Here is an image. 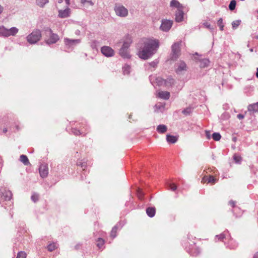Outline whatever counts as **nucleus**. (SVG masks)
Segmentation results:
<instances>
[{"instance_id":"21","label":"nucleus","mask_w":258,"mask_h":258,"mask_svg":"<svg viewBox=\"0 0 258 258\" xmlns=\"http://www.w3.org/2000/svg\"><path fill=\"white\" fill-rule=\"evenodd\" d=\"M0 36L8 37V28L4 26H0Z\"/></svg>"},{"instance_id":"17","label":"nucleus","mask_w":258,"mask_h":258,"mask_svg":"<svg viewBox=\"0 0 258 258\" xmlns=\"http://www.w3.org/2000/svg\"><path fill=\"white\" fill-rule=\"evenodd\" d=\"M18 32L19 29L15 27L8 29V37L11 36H15Z\"/></svg>"},{"instance_id":"36","label":"nucleus","mask_w":258,"mask_h":258,"mask_svg":"<svg viewBox=\"0 0 258 258\" xmlns=\"http://www.w3.org/2000/svg\"><path fill=\"white\" fill-rule=\"evenodd\" d=\"M137 194L139 199L142 200L143 198L144 194L142 189L138 188L137 191Z\"/></svg>"},{"instance_id":"7","label":"nucleus","mask_w":258,"mask_h":258,"mask_svg":"<svg viewBox=\"0 0 258 258\" xmlns=\"http://www.w3.org/2000/svg\"><path fill=\"white\" fill-rule=\"evenodd\" d=\"M172 21L163 20L162 21L160 29L163 31H168L172 27Z\"/></svg>"},{"instance_id":"2","label":"nucleus","mask_w":258,"mask_h":258,"mask_svg":"<svg viewBox=\"0 0 258 258\" xmlns=\"http://www.w3.org/2000/svg\"><path fill=\"white\" fill-rule=\"evenodd\" d=\"M41 33L40 30H35L27 37L28 42L30 44H34L40 40Z\"/></svg>"},{"instance_id":"25","label":"nucleus","mask_w":258,"mask_h":258,"mask_svg":"<svg viewBox=\"0 0 258 258\" xmlns=\"http://www.w3.org/2000/svg\"><path fill=\"white\" fill-rule=\"evenodd\" d=\"M166 140L168 143L174 144L177 141V138L175 136L167 135L166 136Z\"/></svg>"},{"instance_id":"35","label":"nucleus","mask_w":258,"mask_h":258,"mask_svg":"<svg viewBox=\"0 0 258 258\" xmlns=\"http://www.w3.org/2000/svg\"><path fill=\"white\" fill-rule=\"evenodd\" d=\"M104 244V240L102 238H98L97 241V246L99 248H101Z\"/></svg>"},{"instance_id":"30","label":"nucleus","mask_w":258,"mask_h":258,"mask_svg":"<svg viewBox=\"0 0 258 258\" xmlns=\"http://www.w3.org/2000/svg\"><path fill=\"white\" fill-rule=\"evenodd\" d=\"M48 2V0H36L37 5L40 7H43Z\"/></svg>"},{"instance_id":"29","label":"nucleus","mask_w":258,"mask_h":258,"mask_svg":"<svg viewBox=\"0 0 258 258\" xmlns=\"http://www.w3.org/2000/svg\"><path fill=\"white\" fill-rule=\"evenodd\" d=\"M57 248V244L56 243H52L47 246V249L50 251H52Z\"/></svg>"},{"instance_id":"54","label":"nucleus","mask_w":258,"mask_h":258,"mask_svg":"<svg viewBox=\"0 0 258 258\" xmlns=\"http://www.w3.org/2000/svg\"><path fill=\"white\" fill-rule=\"evenodd\" d=\"M182 112L184 113V114H186V110H184L182 111Z\"/></svg>"},{"instance_id":"45","label":"nucleus","mask_w":258,"mask_h":258,"mask_svg":"<svg viewBox=\"0 0 258 258\" xmlns=\"http://www.w3.org/2000/svg\"><path fill=\"white\" fill-rule=\"evenodd\" d=\"M229 204L232 207H234L235 206V202L233 201H230L229 202Z\"/></svg>"},{"instance_id":"4","label":"nucleus","mask_w":258,"mask_h":258,"mask_svg":"<svg viewBox=\"0 0 258 258\" xmlns=\"http://www.w3.org/2000/svg\"><path fill=\"white\" fill-rule=\"evenodd\" d=\"M114 11L116 14L121 17H125L128 15V10L122 5H115Z\"/></svg>"},{"instance_id":"43","label":"nucleus","mask_w":258,"mask_h":258,"mask_svg":"<svg viewBox=\"0 0 258 258\" xmlns=\"http://www.w3.org/2000/svg\"><path fill=\"white\" fill-rule=\"evenodd\" d=\"M205 133H206V138L208 139H210V138H211V133H210V132L209 131H206L205 132Z\"/></svg>"},{"instance_id":"55","label":"nucleus","mask_w":258,"mask_h":258,"mask_svg":"<svg viewBox=\"0 0 258 258\" xmlns=\"http://www.w3.org/2000/svg\"><path fill=\"white\" fill-rule=\"evenodd\" d=\"M127 68L129 70L130 69V67L127 66Z\"/></svg>"},{"instance_id":"1","label":"nucleus","mask_w":258,"mask_h":258,"mask_svg":"<svg viewBox=\"0 0 258 258\" xmlns=\"http://www.w3.org/2000/svg\"><path fill=\"white\" fill-rule=\"evenodd\" d=\"M159 46L157 39H146L144 41V46L141 47L138 55L143 59H147L155 53Z\"/></svg>"},{"instance_id":"50","label":"nucleus","mask_w":258,"mask_h":258,"mask_svg":"<svg viewBox=\"0 0 258 258\" xmlns=\"http://www.w3.org/2000/svg\"><path fill=\"white\" fill-rule=\"evenodd\" d=\"M255 76H256V78H258V68L256 69V73Z\"/></svg>"},{"instance_id":"12","label":"nucleus","mask_w":258,"mask_h":258,"mask_svg":"<svg viewBox=\"0 0 258 258\" xmlns=\"http://www.w3.org/2000/svg\"><path fill=\"white\" fill-rule=\"evenodd\" d=\"M70 12L69 8H67L64 10H59L58 12V17L61 18H67L70 16Z\"/></svg>"},{"instance_id":"53","label":"nucleus","mask_w":258,"mask_h":258,"mask_svg":"<svg viewBox=\"0 0 258 258\" xmlns=\"http://www.w3.org/2000/svg\"><path fill=\"white\" fill-rule=\"evenodd\" d=\"M224 235H221L219 236V238L223 239V238H224Z\"/></svg>"},{"instance_id":"52","label":"nucleus","mask_w":258,"mask_h":258,"mask_svg":"<svg viewBox=\"0 0 258 258\" xmlns=\"http://www.w3.org/2000/svg\"><path fill=\"white\" fill-rule=\"evenodd\" d=\"M65 1L68 5H70V0H65Z\"/></svg>"},{"instance_id":"23","label":"nucleus","mask_w":258,"mask_h":258,"mask_svg":"<svg viewBox=\"0 0 258 258\" xmlns=\"http://www.w3.org/2000/svg\"><path fill=\"white\" fill-rule=\"evenodd\" d=\"M167 130V126L164 124H160L157 127V131L161 134L165 133Z\"/></svg>"},{"instance_id":"15","label":"nucleus","mask_w":258,"mask_h":258,"mask_svg":"<svg viewBox=\"0 0 258 258\" xmlns=\"http://www.w3.org/2000/svg\"><path fill=\"white\" fill-rule=\"evenodd\" d=\"M119 54L123 58H128L130 57L128 48L121 47L119 50Z\"/></svg>"},{"instance_id":"20","label":"nucleus","mask_w":258,"mask_h":258,"mask_svg":"<svg viewBox=\"0 0 258 258\" xmlns=\"http://www.w3.org/2000/svg\"><path fill=\"white\" fill-rule=\"evenodd\" d=\"M248 110L253 112H258V102L249 105L248 106Z\"/></svg>"},{"instance_id":"13","label":"nucleus","mask_w":258,"mask_h":258,"mask_svg":"<svg viewBox=\"0 0 258 258\" xmlns=\"http://www.w3.org/2000/svg\"><path fill=\"white\" fill-rule=\"evenodd\" d=\"M66 45L72 46L76 44L79 43L81 41L80 39H70L69 38H65L64 40Z\"/></svg>"},{"instance_id":"44","label":"nucleus","mask_w":258,"mask_h":258,"mask_svg":"<svg viewBox=\"0 0 258 258\" xmlns=\"http://www.w3.org/2000/svg\"><path fill=\"white\" fill-rule=\"evenodd\" d=\"M158 80L159 82L161 83L160 84V85H162L163 83L166 85V81L164 80H163L162 79H158Z\"/></svg>"},{"instance_id":"10","label":"nucleus","mask_w":258,"mask_h":258,"mask_svg":"<svg viewBox=\"0 0 258 258\" xmlns=\"http://www.w3.org/2000/svg\"><path fill=\"white\" fill-rule=\"evenodd\" d=\"M72 132L75 136L82 135L84 136L87 134L88 130L85 126L81 127L79 130H78L76 128H72Z\"/></svg>"},{"instance_id":"46","label":"nucleus","mask_w":258,"mask_h":258,"mask_svg":"<svg viewBox=\"0 0 258 258\" xmlns=\"http://www.w3.org/2000/svg\"><path fill=\"white\" fill-rule=\"evenodd\" d=\"M237 118L239 119H242L244 118V116L243 114H239L237 115Z\"/></svg>"},{"instance_id":"14","label":"nucleus","mask_w":258,"mask_h":258,"mask_svg":"<svg viewBox=\"0 0 258 258\" xmlns=\"http://www.w3.org/2000/svg\"><path fill=\"white\" fill-rule=\"evenodd\" d=\"M187 69L186 64L183 61H180L176 69V72L178 73H181L182 71H186Z\"/></svg>"},{"instance_id":"18","label":"nucleus","mask_w":258,"mask_h":258,"mask_svg":"<svg viewBox=\"0 0 258 258\" xmlns=\"http://www.w3.org/2000/svg\"><path fill=\"white\" fill-rule=\"evenodd\" d=\"M195 243H194V245H191V247L189 249V252L193 255H197L200 253V250L199 248L195 247Z\"/></svg>"},{"instance_id":"39","label":"nucleus","mask_w":258,"mask_h":258,"mask_svg":"<svg viewBox=\"0 0 258 258\" xmlns=\"http://www.w3.org/2000/svg\"><path fill=\"white\" fill-rule=\"evenodd\" d=\"M233 159L236 163H240L241 161V157L239 156L234 155Z\"/></svg>"},{"instance_id":"37","label":"nucleus","mask_w":258,"mask_h":258,"mask_svg":"<svg viewBox=\"0 0 258 258\" xmlns=\"http://www.w3.org/2000/svg\"><path fill=\"white\" fill-rule=\"evenodd\" d=\"M27 254L24 251H20L17 253L16 258H26Z\"/></svg>"},{"instance_id":"51","label":"nucleus","mask_w":258,"mask_h":258,"mask_svg":"<svg viewBox=\"0 0 258 258\" xmlns=\"http://www.w3.org/2000/svg\"><path fill=\"white\" fill-rule=\"evenodd\" d=\"M3 131L4 133H6L7 132V129L6 128H5L3 129Z\"/></svg>"},{"instance_id":"32","label":"nucleus","mask_w":258,"mask_h":258,"mask_svg":"<svg viewBox=\"0 0 258 258\" xmlns=\"http://www.w3.org/2000/svg\"><path fill=\"white\" fill-rule=\"evenodd\" d=\"M117 231V227L116 226H114L112 228L111 232H110V236L114 238L116 236Z\"/></svg>"},{"instance_id":"33","label":"nucleus","mask_w":258,"mask_h":258,"mask_svg":"<svg viewBox=\"0 0 258 258\" xmlns=\"http://www.w3.org/2000/svg\"><path fill=\"white\" fill-rule=\"evenodd\" d=\"M212 138L214 140L218 141L220 140L221 136L219 133H214L212 135Z\"/></svg>"},{"instance_id":"27","label":"nucleus","mask_w":258,"mask_h":258,"mask_svg":"<svg viewBox=\"0 0 258 258\" xmlns=\"http://www.w3.org/2000/svg\"><path fill=\"white\" fill-rule=\"evenodd\" d=\"M3 196L5 200L9 201L12 198V194L10 191H7L3 194Z\"/></svg>"},{"instance_id":"42","label":"nucleus","mask_w":258,"mask_h":258,"mask_svg":"<svg viewBox=\"0 0 258 258\" xmlns=\"http://www.w3.org/2000/svg\"><path fill=\"white\" fill-rule=\"evenodd\" d=\"M81 2L83 4L88 3L90 5H93V3L91 2V0H81Z\"/></svg>"},{"instance_id":"28","label":"nucleus","mask_w":258,"mask_h":258,"mask_svg":"<svg viewBox=\"0 0 258 258\" xmlns=\"http://www.w3.org/2000/svg\"><path fill=\"white\" fill-rule=\"evenodd\" d=\"M209 60L207 59H203L200 61V66L201 68H205L209 64Z\"/></svg>"},{"instance_id":"38","label":"nucleus","mask_w":258,"mask_h":258,"mask_svg":"<svg viewBox=\"0 0 258 258\" xmlns=\"http://www.w3.org/2000/svg\"><path fill=\"white\" fill-rule=\"evenodd\" d=\"M241 21L240 20H236L233 21L232 23L233 29H235L238 27V26L240 24Z\"/></svg>"},{"instance_id":"48","label":"nucleus","mask_w":258,"mask_h":258,"mask_svg":"<svg viewBox=\"0 0 258 258\" xmlns=\"http://www.w3.org/2000/svg\"><path fill=\"white\" fill-rule=\"evenodd\" d=\"M3 10H4L3 7L1 5H0V14L2 13V12L3 11Z\"/></svg>"},{"instance_id":"47","label":"nucleus","mask_w":258,"mask_h":258,"mask_svg":"<svg viewBox=\"0 0 258 258\" xmlns=\"http://www.w3.org/2000/svg\"><path fill=\"white\" fill-rule=\"evenodd\" d=\"M204 25H205L206 27H207V28H210V24H208V23H205Z\"/></svg>"},{"instance_id":"19","label":"nucleus","mask_w":258,"mask_h":258,"mask_svg":"<svg viewBox=\"0 0 258 258\" xmlns=\"http://www.w3.org/2000/svg\"><path fill=\"white\" fill-rule=\"evenodd\" d=\"M158 97L163 99H168L170 97V93L167 91H160L158 94Z\"/></svg>"},{"instance_id":"6","label":"nucleus","mask_w":258,"mask_h":258,"mask_svg":"<svg viewBox=\"0 0 258 258\" xmlns=\"http://www.w3.org/2000/svg\"><path fill=\"white\" fill-rule=\"evenodd\" d=\"M218 181V179L212 175H205L201 180L202 183H210L214 185Z\"/></svg>"},{"instance_id":"8","label":"nucleus","mask_w":258,"mask_h":258,"mask_svg":"<svg viewBox=\"0 0 258 258\" xmlns=\"http://www.w3.org/2000/svg\"><path fill=\"white\" fill-rule=\"evenodd\" d=\"M40 175L42 178H45L48 174V167L47 164H41L39 169Z\"/></svg>"},{"instance_id":"40","label":"nucleus","mask_w":258,"mask_h":258,"mask_svg":"<svg viewBox=\"0 0 258 258\" xmlns=\"http://www.w3.org/2000/svg\"><path fill=\"white\" fill-rule=\"evenodd\" d=\"M31 199L34 202H37L39 199L38 195L34 194L31 196Z\"/></svg>"},{"instance_id":"16","label":"nucleus","mask_w":258,"mask_h":258,"mask_svg":"<svg viewBox=\"0 0 258 258\" xmlns=\"http://www.w3.org/2000/svg\"><path fill=\"white\" fill-rule=\"evenodd\" d=\"M183 19V9L177 11L176 13L175 20L177 22H180Z\"/></svg>"},{"instance_id":"26","label":"nucleus","mask_w":258,"mask_h":258,"mask_svg":"<svg viewBox=\"0 0 258 258\" xmlns=\"http://www.w3.org/2000/svg\"><path fill=\"white\" fill-rule=\"evenodd\" d=\"M20 160L25 165H28L30 164V162L28 157L24 155H22L20 156Z\"/></svg>"},{"instance_id":"11","label":"nucleus","mask_w":258,"mask_h":258,"mask_svg":"<svg viewBox=\"0 0 258 258\" xmlns=\"http://www.w3.org/2000/svg\"><path fill=\"white\" fill-rule=\"evenodd\" d=\"M170 6L172 8H175L177 11L183 9V6L177 0H172L170 3Z\"/></svg>"},{"instance_id":"41","label":"nucleus","mask_w":258,"mask_h":258,"mask_svg":"<svg viewBox=\"0 0 258 258\" xmlns=\"http://www.w3.org/2000/svg\"><path fill=\"white\" fill-rule=\"evenodd\" d=\"M169 186H170V189L173 191H174L177 189V186L174 183H170Z\"/></svg>"},{"instance_id":"49","label":"nucleus","mask_w":258,"mask_h":258,"mask_svg":"<svg viewBox=\"0 0 258 258\" xmlns=\"http://www.w3.org/2000/svg\"><path fill=\"white\" fill-rule=\"evenodd\" d=\"M253 258H258V252L254 254Z\"/></svg>"},{"instance_id":"22","label":"nucleus","mask_w":258,"mask_h":258,"mask_svg":"<svg viewBox=\"0 0 258 258\" xmlns=\"http://www.w3.org/2000/svg\"><path fill=\"white\" fill-rule=\"evenodd\" d=\"M132 39L129 36H127L125 41L123 42V44L122 45V47L125 48H128L131 44L132 43Z\"/></svg>"},{"instance_id":"31","label":"nucleus","mask_w":258,"mask_h":258,"mask_svg":"<svg viewBox=\"0 0 258 258\" xmlns=\"http://www.w3.org/2000/svg\"><path fill=\"white\" fill-rule=\"evenodd\" d=\"M236 5V2L235 0H232L229 5V9L231 11H233L235 9Z\"/></svg>"},{"instance_id":"9","label":"nucleus","mask_w":258,"mask_h":258,"mask_svg":"<svg viewBox=\"0 0 258 258\" xmlns=\"http://www.w3.org/2000/svg\"><path fill=\"white\" fill-rule=\"evenodd\" d=\"M101 51L103 55L107 57L112 56L114 54V50L111 47L107 46L102 47Z\"/></svg>"},{"instance_id":"34","label":"nucleus","mask_w":258,"mask_h":258,"mask_svg":"<svg viewBox=\"0 0 258 258\" xmlns=\"http://www.w3.org/2000/svg\"><path fill=\"white\" fill-rule=\"evenodd\" d=\"M217 25L219 27L221 31L223 30L224 25L223 24L222 18H220L217 22Z\"/></svg>"},{"instance_id":"3","label":"nucleus","mask_w":258,"mask_h":258,"mask_svg":"<svg viewBox=\"0 0 258 258\" xmlns=\"http://www.w3.org/2000/svg\"><path fill=\"white\" fill-rule=\"evenodd\" d=\"M46 35L48 36V38L45 39V42L48 44L55 43L58 40V36L52 33L50 29H47L45 31Z\"/></svg>"},{"instance_id":"5","label":"nucleus","mask_w":258,"mask_h":258,"mask_svg":"<svg viewBox=\"0 0 258 258\" xmlns=\"http://www.w3.org/2000/svg\"><path fill=\"white\" fill-rule=\"evenodd\" d=\"M180 43H175L172 46V54L171 59L176 60L180 55Z\"/></svg>"},{"instance_id":"24","label":"nucleus","mask_w":258,"mask_h":258,"mask_svg":"<svg viewBox=\"0 0 258 258\" xmlns=\"http://www.w3.org/2000/svg\"><path fill=\"white\" fill-rule=\"evenodd\" d=\"M155 209L153 207H149L146 209V213L147 215L150 217H153L155 214Z\"/></svg>"}]
</instances>
